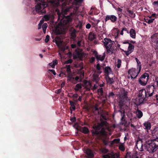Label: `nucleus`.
<instances>
[{
    "label": "nucleus",
    "mask_w": 158,
    "mask_h": 158,
    "mask_svg": "<svg viewBox=\"0 0 158 158\" xmlns=\"http://www.w3.org/2000/svg\"><path fill=\"white\" fill-rule=\"evenodd\" d=\"M116 97V94L113 91H109L108 94L105 95V98L107 100H114Z\"/></svg>",
    "instance_id": "13"
},
{
    "label": "nucleus",
    "mask_w": 158,
    "mask_h": 158,
    "mask_svg": "<svg viewBox=\"0 0 158 158\" xmlns=\"http://www.w3.org/2000/svg\"><path fill=\"white\" fill-rule=\"evenodd\" d=\"M53 41L55 42L58 48L60 49L63 52H64L66 50L69 49L68 46H66V44L64 45H62L63 41L58 36H56L55 37V39H53Z\"/></svg>",
    "instance_id": "6"
},
{
    "label": "nucleus",
    "mask_w": 158,
    "mask_h": 158,
    "mask_svg": "<svg viewBox=\"0 0 158 158\" xmlns=\"http://www.w3.org/2000/svg\"><path fill=\"white\" fill-rule=\"evenodd\" d=\"M121 43H123V44H128L129 46L128 48V50L130 52H131L133 51L134 48V45L132 44L131 43H130L128 40L123 41L121 42Z\"/></svg>",
    "instance_id": "16"
},
{
    "label": "nucleus",
    "mask_w": 158,
    "mask_h": 158,
    "mask_svg": "<svg viewBox=\"0 0 158 158\" xmlns=\"http://www.w3.org/2000/svg\"><path fill=\"white\" fill-rule=\"evenodd\" d=\"M44 18L46 21H47L49 20L50 19V17L48 15H46L44 16Z\"/></svg>",
    "instance_id": "46"
},
{
    "label": "nucleus",
    "mask_w": 158,
    "mask_h": 158,
    "mask_svg": "<svg viewBox=\"0 0 158 158\" xmlns=\"http://www.w3.org/2000/svg\"><path fill=\"white\" fill-rule=\"evenodd\" d=\"M138 150L141 152L143 151V144L141 143V147Z\"/></svg>",
    "instance_id": "59"
},
{
    "label": "nucleus",
    "mask_w": 158,
    "mask_h": 158,
    "mask_svg": "<svg viewBox=\"0 0 158 158\" xmlns=\"http://www.w3.org/2000/svg\"><path fill=\"white\" fill-rule=\"evenodd\" d=\"M106 79L107 82L110 84H113L114 82L113 78H110L109 75L107 76Z\"/></svg>",
    "instance_id": "28"
},
{
    "label": "nucleus",
    "mask_w": 158,
    "mask_h": 158,
    "mask_svg": "<svg viewBox=\"0 0 158 158\" xmlns=\"http://www.w3.org/2000/svg\"><path fill=\"white\" fill-rule=\"evenodd\" d=\"M82 87L81 84V83H78L76 85L74 90L75 91H79V89H81Z\"/></svg>",
    "instance_id": "32"
},
{
    "label": "nucleus",
    "mask_w": 158,
    "mask_h": 158,
    "mask_svg": "<svg viewBox=\"0 0 158 158\" xmlns=\"http://www.w3.org/2000/svg\"><path fill=\"white\" fill-rule=\"evenodd\" d=\"M154 85H149L146 86V90L144 89L139 92V96L140 98L143 100V101L150 100L151 97L152 96L154 93Z\"/></svg>",
    "instance_id": "3"
},
{
    "label": "nucleus",
    "mask_w": 158,
    "mask_h": 158,
    "mask_svg": "<svg viewBox=\"0 0 158 158\" xmlns=\"http://www.w3.org/2000/svg\"><path fill=\"white\" fill-rule=\"evenodd\" d=\"M139 69L132 68L129 69L128 71V73L130 74L131 78L135 79L138 76L139 73H138Z\"/></svg>",
    "instance_id": "10"
},
{
    "label": "nucleus",
    "mask_w": 158,
    "mask_h": 158,
    "mask_svg": "<svg viewBox=\"0 0 158 158\" xmlns=\"http://www.w3.org/2000/svg\"><path fill=\"white\" fill-rule=\"evenodd\" d=\"M95 60V58L94 57H92L90 59V62L91 63L94 62Z\"/></svg>",
    "instance_id": "56"
},
{
    "label": "nucleus",
    "mask_w": 158,
    "mask_h": 158,
    "mask_svg": "<svg viewBox=\"0 0 158 158\" xmlns=\"http://www.w3.org/2000/svg\"><path fill=\"white\" fill-rule=\"evenodd\" d=\"M74 78V81L77 82H80L81 81V79H80H80V77H79V76H76L75 77V78Z\"/></svg>",
    "instance_id": "42"
},
{
    "label": "nucleus",
    "mask_w": 158,
    "mask_h": 158,
    "mask_svg": "<svg viewBox=\"0 0 158 158\" xmlns=\"http://www.w3.org/2000/svg\"><path fill=\"white\" fill-rule=\"evenodd\" d=\"M145 149L149 153H153L158 149V141L156 139L148 140L144 144Z\"/></svg>",
    "instance_id": "4"
},
{
    "label": "nucleus",
    "mask_w": 158,
    "mask_h": 158,
    "mask_svg": "<svg viewBox=\"0 0 158 158\" xmlns=\"http://www.w3.org/2000/svg\"><path fill=\"white\" fill-rule=\"evenodd\" d=\"M127 92L124 89L121 91V94L119 96V98L118 100V106L120 108H122L124 105V102L127 99Z\"/></svg>",
    "instance_id": "8"
},
{
    "label": "nucleus",
    "mask_w": 158,
    "mask_h": 158,
    "mask_svg": "<svg viewBox=\"0 0 158 158\" xmlns=\"http://www.w3.org/2000/svg\"><path fill=\"white\" fill-rule=\"evenodd\" d=\"M107 123L106 121H101L100 123H98V124H94L92 128L93 130L91 131L93 136H104L106 135V132L105 128L104 126L107 125Z\"/></svg>",
    "instance_id": "2"
},
{
    "label": "nucleus",
    "mask_w": 158,
    "mask_h": 158,
    "mask_svg": "<svg viewBox=\"0 0 158 158\" xmlns=\"http://www.w3.org/2000/svg\"><path fill=\"white\" fill-rule=\"evenodd\" d=\"M70 8H67L65 9L62 8L61 12L58 9H56V11L58 15V20L60 21V24L63 26H69L70 23L72 21L75 15L74 13L71 12L69 15L65 16L64 15L67 14V12L70 11Z\"/></svg>",
    "instance_id": "1"
},
{
    "label": "nucleus",
    "mask_w": 158,
    "mask_h": 158,
    "mask_svg": "<svg viewBox=\"0 0 158 158\" xmlns=\"http://www.w3.org/2000/svg\"><path fill=\"white\" fill-rule=\"evenodd\" d=\"M61 90L62 88L56 90L55 91V93H56L57 94H59L61 92Z\"/></svg>",
    "instance_id": "52"
},
{
    "label": "nucleus",
    "mask_w": 158,
    "mask_h": 158,
    "mask_svg": "<svg viewBox=\"0 0 158 158\" xmlns=\"http://www.w3.org/2000/svg\"><path fill=\"white\" fill-rule=\"evenodd\" d=\"M98 93L99 95L103 96V91L102 88H101L98 89Z\"/></svg>",
    "instance_id": "35"
},
{
    "label": "nucleus",
    "mask_w": 158,
    "mask_h": 158,
    "mask_svg": "<svg viewBox=\"0 0 158 158\" xmlns=\"http://www.w3.org/2000/svg\"><path fill=\"white\" fill-rule=\"evenodd\" d=\"M49 39H50V36L48 35H47L46 36L45 40V42L46 43H48L49 41Z\"/></svg>",
    "instance_id": "45"
},
{
    "label": "nucleus",
    "mask_w": 158,
    "mask_h": 158,
    "mask_svg": "<svg viewBox=\"0 0 158 158\" xmlns=\"http://www.w3.org/2000/svg\"><path fill=\"white\" fill-rule=\"evenodd\" d=\"M70 120L73 122H74L76 121V119L75 117H72L70 118Z\"/></svg>",
    "instance_id": "60"
},
{
    "label": "nucleus",
    "mask_w": 158,
    "mask_h": 158,
    "mask_svg": "<svg viewBox=\"0 0 158 158\" xmlns=\"http://www.w3.org/2000/svg\"><path fill=\"white\" fill-rule=\"evenodd\" d=\"M71 33L70 36L72 39H74L76 37V31L75 29H73L71 30Z\"/></svg>",
    "instance_id": "26"
},
{
    "label": "nucleus",
    "mask_w": 158,
    "mask_h": 158,
    "mask_svg": "<svg viewBox=\"0 0 158 158\" xmlns=\"http://www.w3.org/2000/svg\"><path fill=\"white\" fill-rule=\"evenodd\" d=\"M122 63V61L119 59H118L117 62V67L119 69L120 68Z\"/></svg>",
    "instance_id": "38"
},
{
    "label": "nucleus",
    "mask_w": 158,
    "mask_h": 158,
    "mask_svg": "<svg viewBox=\"0 0 158 158\" xmlns=\"http://www.w3.org/2000/svg\"><path fill=\"white\" fill-rule=\"evenodd\" d=\"M143 126L145 127V129L146 130L147 132H148V130H150L151 128V124L150 122H145L143 123Z\"/></svg>",
    "instance_id": "19"
},
{
    "label": "nucleus",
    "mask_w": 158,
    "mask_h": 158,
    "mask_svg": "<svg viewBox=\"0 0 158 158\" xmlns=\"http://www.w3.org/2000/svg\"><path fill=\"white\" fill-rule=\"evenodd\" d=\"M71 47L72 48H76L77 47L76 44H72L71 45Z\"/></svg>",
    "instance_id": "64"
},
{
    "label": "nucleus",
    "mask_w": 158,
    "mask_h": 158,
    "mask_svg": "<svg viewBox=\"0 0 158 158\" xmlns=\"http://www.w3.org/2000/svg\"><path fill=\"white\" fill-rule=\"evenodd\" d=\"M83 68V67L81 68L80 69L79 71V73L81 76L83 77L84 75V72L83 70H82Z\"/></svg>",
    "instance_id": "40"
},
{
    "label": "nucleus",
    "mask_w": 158,
    "mask_h": 158,
    "mask_svg": "<svg viewBox=\"0 0 158 158\" xmlns=\"http://www.w3.org/2000/svg\"><path fill=\"white\" fill-rule=\"evenodd\" d=\"M118 149L122 152L124 151L125 148L123 143H120L119 145L118 146Z\"/></svg>",
    "instance_id": "34"
},
{
    "label": "nucleus",
    "mask_w": 158,
    "mask_h": 158,
    "mask_svg": "<svg viewBox=\"0 0 158 158\" xmlns=\"http://www.w3.org/2000/svg\"><path fill=\"white\" fill-rule=\"evenodd\" d=\"M78 97V95L77 94H73L72 96V97L73 98V99H75L76 98H77Z\"/></svg>",
    "instance_id": "55"
},
{
    "label": "nucleus",
    "mask_w": 158,
    "mask_h": 158,
    "mask_svg": "<svg viewBox=\"0 0 158 158\" xmlns=\"http://www.w3.org/2000/svg\"><path fill=\"white\" fill-rule=\"evenodd\" d=\"M129 33L130 35L131 38L133 39L135 38L136 33L135 30L134 29L132 28L130 30Z\"/></svg>",
    "instance_id": "24"
},
{
    "label": "nucleus",
    "mask_w": 158,
    "mask_h": 158,
    "mask_svg": "<svg viewBox=\"0 0 158 158\" xmlns=\"http://www.w3.org/2000/svg\"><path fill=\"white\" fill-rule=\"evenodd\" d=\"M96 68L98 70L97 73H99V74H100L102 73V71H100L101 69V68L99 64L98 63L97 64Z\"/></svg>",
    "instance_id": "36"
},
{
    "label": "nucleus",
    "mask_w": 158,
    "mask_h": 158,
    "mask_svg": "<svg viewBox=\"0 0 158 158\" xmlns=\"http://www.w3.org/2000/svg\"><path fill=\"white\" fill-rule=\"evenodd\" d=\"M144 20L146 23H148L149 24H150L153 23L155 20V19H149L148 18H144Z\"/></svg>",
    "instance_id": "31"
},
{
    "label": "nucleus",
    "mask_w": 158,
    "mask_h": 158,
    "mask_svg": "<svg viewBox=\"0 0 158 158\" xmlns=\"http://www.w3.org/2000/svg\"><path fill=\"white\" fill-rule=\"evenodd\" d=\"M67 77L68 78V81H71L72 83L74 84L77 83V82L74 81V78L73 77V75L71 73H68Z\"/></svg>",
    "instance_id": "22"
},
{
    "label": "nucleus",
    "mask_w": 158,
    "mask_h": 158,
    "mask_svg": "<svg viewBox=\"0 0 158 158\" xmlns=\"http://www.w3.org/2000/svg\"><path fill=\"white\" fill-rule=\"evenodd\" d=\"M111 71V69L110 67L107 66L104 69V72L105 74L109 75L110 72Z\"/></svg>",
    "instance_id": "30"
},
{
    "label": "nucleus",
    "mask_w": 158,
    "mask_h": 158,
    "mask_svg": "<svg viewBox=\"0 0 158 158\" xmlns=\"http://www.w3.org/2000/svg\"><path fill=\"white\" fill-rule=\"evenodd\" d=\"M122 118H121V120L122 121L126 122L125 119V115L124 114H122L121 115Z\"/></svg>",
    "instance_id": "50"
},
{
    "label": "nucleus",
    "mask_w": 158,
    "mask_h": 158,
    "mask_svg": "<svg viewBox=\"0 0 158 158\" xmlns=\"http://www.w3.org/2000/svg\"><path fill=\"white\" fill-rule=\"evenodd\" d=\"M136 114V116L138 119L141 118L143 116V113L138 108L134 112Z\"/></svg>",
    "instance_id": "17"
},
{
    "label": "nucleus",
    "mask_w": 158,
    "mask_h": 158,
    "mask_svg": "<svg viewBox=\"0 0 158 158\" xmlns=\"http://www.w3.org/2000/svg\"><path fill=\"white\" fill-rule=\"evenodd\" d=\"M109 153L107 154L103 155V158H111V156L109 154Z\"/></svg>",
    "instance_id": "44"
},
{
    "label": "nucleus",
    "mask_w": 158,
    "mask_h": 158,
    "mask_svg": "<svg viewBox=\"0 0 158 158\" xmlns=\"http://www.w3.org/2000/svg\"><path fill=\"white\" fill-rule=\"evenodd\" d=\"M91 27V24L89 23L87 24L86 26V28L87 29H89V28H90Z\"/></svg>",
    "instance_id": "58"
},
{
    "label": "nucleus",
    "mask_w": 158,
    "mask_h": 158,
    "mask_svg": "<svg viewBox=\"0 0 158 158\" xmlns=\"http://www.w3.org/2000/svg\"><path fill=\"white\" fill-rule=\"evenodd\" d=\"M82 100V96H79L78 99H74V101L76 102H77L78 101H81Z\"/></svg>",
    "instance_id": "48"
},
{
    "label": "nucleus",
    "mask_w": 158,
    "mask_h": 158,
    "mask_svg": "<svg viewBox=\"0 0 158 158\" xmlns=\"http://www.w3.org/2000/svg\"><path fill=\"white\" fill-rule=\"evenodd\" d=\"M102 110L101 108L98 107V105L96 104L92 107V111L93 113L95 115H99L101 113Z\"/></svg>",
    "instance_id": "12"
},
{
    "label": "nucleus",
    "mask_w": 158,
    "mask_h": 158,
    "mask_svg": "<svg viewBox=\"0 0 158 158\" xmlns=\"http://www.w3.org/2000/svg\"><path fill=\"white\" fill-rule=\"evenodd\" d=\"M120 139L119 138L115 139H114L111 142V145H113L114 143H115L118 144L120 143Z\"/></svg>",
    "instance_id": "33"
},
{
    "label": "nucleus",
    "mask_w": 158,
    "mask_h": 158,
    "mask_svg": "<svg viewBox=\"0 0 158 158\" xmlns=\"http://www.w3.org/2000/svg\"><path fill=\"white\" fill-rule=\"evenodd\" d=\"M152 132L155 134L158 135V125L156 126L154 130L152 131Z\"/></svg>",
    "instance_id": "39"
},
{
    "label": "nucleus",
    "mask_w": 158,
    "mask_h": 158,
    "mask_svg": "<svg viewBox=\"0 0 158 158\" xmlns=\"http://www.w3.org/2000/svg\"><path fill=\"white\" fill-rule=\"evenodd\" d=\"M78 130L85 134H87L89 132L88 128L86 127H80Z\"/></svg>",
    "instance_id": "18"
},
{
    "label": "nucleus",
    "mask_w": 158,
    "mask_h": 158,
    "mask_svg": "<svg viewBox=\"0 0 158 158\" xmlns=\"http://www.w3.org/2000/svg\"><path fill=\"white\" fill-rule=\"evenodd\" d=\"M100 114L101 115V117H102V118H103L105 120H107V118L106 116L103 114L102 110V111L101 113H100Z\"/></svg>",
    "instance_id": "43"
},
{
    "label": "nucleus",
    "mask_w": 158,
    "mask_h": 158,
    "mask_svg": "<svg viewBox=\"0 0 158 158\" xmlns=\"http://www.w3.org/2000/svg\"><path fill=\"white\" fill-rule=\"evenodd\" d=\"M44 0H38L41 2L40 3H38L35 6V10L37 12L41 13H46V11L45 9V8L47 7V5L46 4L45 2H43ZM37 2L38 0H36Z\"/></svg>",
    "instance_id": "7"
},
{
    "label": "nucleus",
    "mask_w": 158,
    "mask_h": 158,
    "mask_svg": "<svg viewBox=\"0 0 158 158\" xmlns=\"http://www.w3.org/2000/svg\"><path fill=\"white\" fill-rule=\"evenodd\" d=\"M109 154L111 156V158H120L119 154L111 152L109 153Z\"/></svg>",
    "instance_id": "27"
},
{
    "label": "nucleus",
    "mask_w": 158,
    "mask_h": 158,
    "mask_svg": "<svg viewBox=\"0 0 158 158\" xmlns=\"http://www.w3.org/2000/svg\"><path fill=\"white\" fill-rule=\"evenodd\" d=\"M93 54L96 58L98 61H103L105 59V53L104 52L103 53V55H102L98 54L96 50H94L93 51Z\"/></svg>",
    "instance_id": "11"
},
{
    "label": "nucleus",
    "mask_w": 158,
    "mask_h": 158,
    "mask_svg": "<svg viewBox=\"0 0 158 158\" xmlns=\"http://www.w3.org/2000/svg\"><path fill=\"white\" fill-rule=\"evenodd\" d=\"M103 43L107 52H111V54H112L114 50L115 47V43L110 39L107 38H105L104 39Z\"/></svg>",
    "instance_id": "5"
},
{
    "label": "nucleus",
    "mask_w": 158,
    "mask_h": 158,
    "mask_svg": "<svg viewBox=\"0 0 158 158\" xmlns=\"http://www.w3.org/2000/svg\"><path fill=\"white\" fill-rule=\"evenodd\" d=\"M84 152L87 155L88 158H93L94 154L92 150L89 148H86L85 149Z\"/></svg>",
    "instance_id": "15"
},
{
    "label": "nucleus",
    "mask_w": 158,
    "mask_h": 158,
    "mask_svg": "<svg viewBox=\"0 0 158 158\" xmlns=\"http://www.w3.org/2000/svg\"><path fill=\"white\" fill-rule=\"evenodd\" d=\"M69 102L71 106L70 107V109L71 111V113H72L73 110H75L76 103L75 102L71 100L69 101Z\"/></svg>",
    "instance_id": "23"
},
{
    "label": "nucleus",
    "mask_w": 158,
    "mask_h": 158,
    "mask_svg": "<svg viewBox=\"0 0 158 158\" xmlns=\"http://www.w3.org/2000/svg\"><path fill=\"white\" fill-rule=\"evenodd\" d=\"M117 19V17L114 15H107L105 19V23L109 20H110L112 23H114L116 21Z\"/></svg>",
    "instance_id": "14"
},
{
    "label": "nucleus",
    "mask_w": 158,
    "mask_h": 158,
    "mask_svg": "<svg viewBox=\"0 0 158 158\" xmlns=\"http://www.w3.org/2000/svg\"><path fill=\"white\" fill-rule=\"evenodd\" d=\"M81 40H78V41L77 44L78 46H81Z\"/></svg>",
    "instance_id": "63"
},
{
    "label": "nucleus",
    "mask_w": 158,
    "mask_h": 158,
    "mask_svg": "<svg viewBox=\"0 0 158 158\" xmlns=\"http://www.w3.org/2000/svg\"><path fill=\"white\" fill-rule=\"evenodd\" d=\"M48 25L47 23H44L42 26V29H46Z\"/></svg>",
    "instance_id": "51"
},
{
    "label": "nucleus",
    "mask_w": 158,
    "mask_h": 158,
    "mask_svg": "<svg viewBox=\"0 0 158 158\" xmlns=\"http://www.w3.org/2000/svg\"><path fill=\"white\" fill-rule=\"evenodd\" d=\"M94 9V7H91L90 10L89 11V15H93V10Z\"/></svg>",
    "instance_id": "49"
},
{
    "label": "nucleus",
    "mask_w": 158,
    "mask_h": 158,
    "mask_svg": "<svg viewBox=\"0 0 158 158\" xmlns=\"http://www.w3.org/2000/svg\"><path fill=\"white\" fill-rule=\"evenodd\" d=\"M135 60L137 64V68L139 69L138 73H139L141 70V63L140 61L137 58H135Z\"/></svg>",
    "instance_id": "25"
},
{
    "label": "nucleus",
    "mask_w": 158,
    "mask_h": 158,
    "mask_svg": "<svg viewBox=\"0 0 158 158\" xmlns=\"http://www.w3.org/2000/svg\"><path fill=\"white\" fill-rule=\"evenodd\" d=\"M108 150L107 149H105L102 151V152L104 153H106L108 152Z\"/></svg>",
    "instance_id": "62"
},
{
    "label": "nucleus",
    "mask_w": 158,
    "mask_h": 158,
    "mask_svg": "<svg viewBox=\"0 0 158 158\" xmlns=\"http://www.w3.org/2000/svg\"><path fill=\"white\" fill-rule=\"evenodd\" d=\"M66 71L68 73H71V71L70 68V65H66Z\"/></svg>",
    "instance_id": "37"
},
{
    "label": "nucleus",
    "mask_w": 158,
    "mask_h": 158,
    "mask_svg": "<svg viewBox=\"0 0 158 158\" xmlns=\"http://www.w3.org/2000/svg\"><path fill=\"white\" fill-rule=\"evenodd\" d=\"M126 10L127 11L130 17L134 18L135 17V14L134 13L133 10H131L129 8H127Z\"/></svg>",
    "instance_id": "20"
},
{
    "label": "nucleus",
    "mask_w": 158,
    "mask_h": 158,
    "mask_svg": "<svg viewBox=\"0 0 158 158\" xmlns=\"http://www.w3.org/2000/svg\"><path fill=\"white\" fill-rule=\"evenodd\" d=\"M96 35L93 32H90L89 35L88 39L90 41H92L96 38Z\"/></svg>",
    "instance_id": "21"
},
{
    "label": "nucleus",
    "mask_w": 158,
    "mask_h": 158,
    "mask_svg": "<svg viewBox=\"0 0 158 158\" xmlns=\"http://www.w3.org/2000/svg\"><path fill=\"white\" fill-rule=\"evenodd\" d=\"M149 79V76L148 73H144L142 75L139 80V83L142 85H146L148 80Z\"/></svg>",
    "instance_id": "9"
},
{
    "label": "nucleus",
    "mask_w": 158,
    "mask_h": 158,
    "mask_svg": "<svg viewBox=\"0 0 158 158\" xmlns=\"http://www.w3.org/2000/svg\"><path fill=\"white\" fill-rule=\"evenodd\" d=\"M49 64L53 68H55V65H56V64L52 63H50Z\"/></svg>",
    "instance_id": "57"
},
{
    "label": "nucleus",
    "mask_w": 158,
    "mask_h": 158,
    "mask_svg": "<svg viewBox=\"0 0 158 158\" xmlns=\"http://www.w3.org/2000/svg\"><path fill=\"white\" fill-rule=\"evenodd\" d=\"M41 21H40V23H39L38 24V29H40L41 28V26L42 25V23H41Z\"/></svg>",
    "instance_id": "61"
},
{
    "label": "nucleus",
    "mask_w": 158,
    "mask_h": 158,
    "mask_svg": "<svg viewBox=\"0 0 158 158\" xmlns=\"http://www.w3.org/2000/svg\"><path fill=\"white\" fill-rule=\"evenodd\" d=\"M73 62V60L71 59H69L65 61V63L66 64H71Z\"/></svg>",
    "instance_id": "47"
},
{
    "label": "nucleus",
    "mask_w": 158,
    "mask_h": 158,
    "mask_svg": "<svg viewBox=\"0 0 158 158\" xmlns=\"http://www.w3.org/2000/svg\"><path fill=\"white\" fill-rule=\"evenodd\" d=\"M118 108L119 109L118 110L117 112H120L121 113V115H122V114H124V110H122L123 108V107H122V108H120V107H119L118 106Z\"/></svg>",
    "instance_id": "41"
},
{
    "label": "nucleus",
    "mask_w": 158,
    "mask_h": 158,
    "mask_svg": "<svg viewBox=\"0 0 158 158\" xmlns=\"http://www.w3.org/2000/svg\"><path fill=\"white\" fill-rule=\"evenodd\" d=\"M126 55L127 56H128L130 54H131V52H130V51H124Z\"/></svg>",
    "instance_id": "53"
},
{
    "label": "nucleus",
    "mask_w": 158,
    "mask_h": 158,
    "mask_svg": "<svg viewBox=\"0 0 158 158\" xmlns=\"http://www.w3.org/2000/svg\"><path fill=\"white\" fill-rule=\"evenodd\" d=\"M48 71H50L54 75H55L56 74V73L54 70L53 69H49Z\"/></svg>",
    "instance_id": "54"
},
{
    "label": "nucleus",
    "mask_w": 158,
    "mask_h": 158,
    "mask_svg": "<svg viewBox=\"0 0 158 158\" xmlns=\"http://www.w3.org/2000/svg\"><path fill=\"white\" fill-rule=\"evenodd\" d=\"M100 74L99 73H94L93 75V80L94 81H98L99 80V76Z\"/></svg>",
    "instance_id": "29"
}]
</instances>
